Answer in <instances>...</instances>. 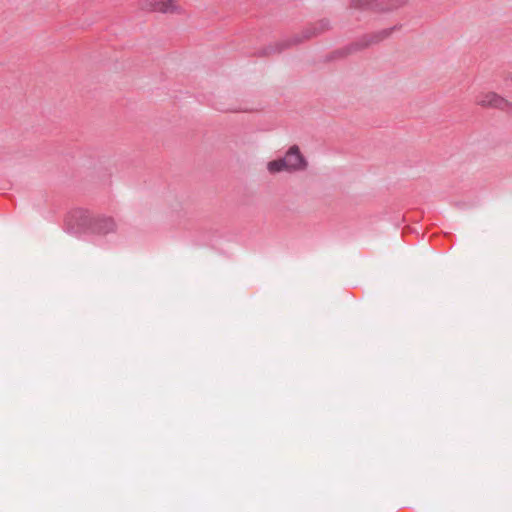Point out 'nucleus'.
<instances>
[{"label": "nucleus", "mask_w": 512, "mask_h": 512, "mask_svg": "<svg viewBox=\"0 0 512 512\" xmlns=\"http://www.w3.org/2000/svg\"><path fill=\"white\" fill-rule=\"evenodd\" d=\"M305 159L301 155L297 146L291 147L284 158L270 161L267 165L269 172L276 173L280 171H293L304 168Z\"/></svg>", "instance_id": "nucleus-4"}, {"label": "nucleus", "mask_w": 512, "mask_h": 512, "mask_svg": "<svg viewBox=\"0 0 512 512\" xmlns=\"http://www.w3.org/2000/svg\"><path fill=\"white\" fill-rule=\"evenodd\" d=\"M287 45L288 44L286 42L277 43L276 46H269V47L265 48L263 54L270 55V54H273L276 52H281L284 49V47H286Z\"/></svg>", "instance_id": "nucleus-9"}, {"label": "nucleus", "mask_w": 512, "mask_h": 512, "mask_svg": "<svg viewBox=\"0 0 512 512\" xmlns=\"http://www.w3.org/2000/svg\"><path fill=\"white\" fill-rule=\"evenodd\" d=\"M93 215L85 209L71 210L65 218L66 230L74 235L89 234Z\"/></svg>", "instance_id": "nucleus-2"}, {"label": "nucleus", "mask_w": 512, "mask_h": 512, "mask_svg": "<svg viewBox=\"0 0 512 512\" xmlns=\"http://www.w3.org/2000/svg\"><path fill=\"white\" fill-rule=\"evenodd\" d=\"M409 0H349L348 9L350 11H375L388 12L401 8Z\"/></svg>", "instance_id": "nucleus-3"}, {"label": "nucleus", "mask_w": 512, "mask_h": 512, "mask_svg": "<svg viewBox=\"0 0 512 512\" xmlns=\"http://www.w3.org/2000/svg\"><path fill=\"white\" fill-rule=\"evenodd\" d=\"M141 7L151 12L180 13V7L174 0H144Z\"/></svg>", "instance_id": "nucleus-7"}, {"label": "nucleus", "mask_w": 512, "mask_h": 512, "mask_svg": "<svg viewBox=\"0 0 512 512\" xmlns=\"http://www.w3.org/2000/svg\"><path fill=\"white\" fill-rule=\"evenodd\" d=\"M117 225L115 220L110 216L93 215L91 229L89 234L107 235L116 231Z\"/></svg>", "instance_id": "nucleus-6"}, {"label": "nucleus", "mask_w": 512, "mask_h": 512, "mask_svg": "<svg viewBox=\"0 0 512 512\" xmlns=\"http://www.w3.org/2000/svg\"><path fill=\"white\" fill-rule=\"evenodd\" d=\"M476 104L486 108H497L512 113V103L495 92H483L476 96Z\"/></svg>", "instance_id": "nucleus-5"}, {"label": "nucleus", "mask_w": 512, "mask_h": 512, "mask_svg": "<svg viewBox=\"0 0 512 512\" xmlns=\"http://www.w3.org/2000/svg\"><path fill=\"white\" fill-rule=\"evenodd\" d=\"M330 22L328 19H321L315 23L310 24L307 28L302 32V39L294 38V43H299L302 40L311 39L312 37H316L330 29Z\"/></svg>", "instance_id": "nucleus-8"}, {"label": "nucleus", "mask_w": 512, "mask_h": 512, "mask_svg": "<svg viewBox=\"0 0 512 512\" xmlns=\"http://www.w3.org/2000/svg\"><path fill=\"white\" fill-rule=\"evenodd\" d=\"M401 26L395 25L391 28L382 29L377 32H373L370 34H366L363 37H361L358 41L350 44L349 46L345 47L344 49L335 51L334 54L338 55L339 57L346 56L348 54H351L353 52L365 49L371 45L380 43L381 41L387 39L391 36V34L400 29Z\"/></svg>", "instance_id": "nucleus-1"}]
</instances>
